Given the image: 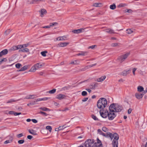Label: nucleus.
Listing matches in <instances>:
<instances>
[{
	"instance_id": "nucleus-15",
	"label": "nucleus",
	"mask_w": 147,
	"mask_h": 147,
	"mask_svg": "<svg viewBox=\"0 0 147 147\" xmlns=\"http://www.w3.org/2000/svg\"><path fill=\"white\" fill-rule=\"evenodd\" d=\"M104 31H105V32L109 33V34H114L115 33V32H114V31L110 28H108L104 30Z\"/></svg>"
},
{
	"instance_id": "nucleus-17",
	"label": "nucleus",
	"mask_w": 147,
	"mask_h": 147,
	"mask_svg": "<svg viewBox=\"0 0 147 147\" xmlns=\"http://www.w3.org/2000/svg\"><path fill=\"white\" fill-rule=\"evenodd\" d=\"M40 16L42 17L44 15L46 14L47 11L44 9H42L40 11Z\"/></svg>"
},
{
	"instance_id": "nucleus-61",
	"label": "nucleus",
	"mask_w": 147,
	"mask_h": 147,
	"mask_svg": "<svg viewBox=\"0 0 147 147\" xmlns=\"http://www.w3.org/2000/svg\"><path fill=\"white\" fill-rule=\"evenodd\" d=\"M132 111V109L131 108H129L128 111V113L129 114H130L131 113V112Z\"/></svg>"
},
{
	"instance_id": "nucleus-37",
	"label": "nucleus",
	"mask_w": 147,
	"mask_h": 147,
	"mask_svg": "<svg viewBox=\"0 0 147 147\" xmlns=\"http://www.w3.org/2000/svg\"><path fill=\"white\" fill-rule=\"evenodd\" d=\"M119 43H113L111 44V46L112 47H115L119 46Z\"/></svg>"
},
{
	"instance_id": "nucleus-43",
	"label": "nucleus",
	"mask_w": 147,
	"mask_h": 147,
	"mask_svg": "<svg viewBox=\"0 0 147 147\" xmlns=\"http://www.w3.org/2000/svg\"><path fill=\"white\" fill-rule=\"evenodd\" d=\"M125 12L131 13L132 12V10L130 9H127L124 10Z\"/></svg>"
},
{
	"instance_id": "nucleus-34",
	"label": "nucleus",
	"mask_w": 147,
	"mask_h": 147,
	"mask_svg": "<svg viewBox=\"0 0 147 147\" xmlns=\"http://www.w3.org/2000/svg\"><path fill=\"white\" fill-rule=\"evenodd\" d=\"M127 6V4L125 3H121L118 6V7H123Z\"/></svg>"
},
{
	"instance_id": "nucleus-3",
	"label": "nucleus",
	"mask_w": 147,
	"mask_h": 147,
	"mask_svg": "<svg viewBox=\"0 0 147 147\" xmlns=\"http://www.w3.org/2000/svg\"><path fill=\"white\" fill-rule=\"evenodd\" d=\"M107 101L104 98H101L98 100L97 102V107L99 109L103 111L105 108L107 106Z\"/></svg>"
},
{
	"instance_id": "nucleus-5",
	"label": "nucleus",
	"mask_w": 147,
	"mask_h": 147,
	"mask_svg": "<svg viewBox=\"0 0 147 147\" xmlns=\"http://www.w3.org/2000/svg\"><path fill=\"white\" fill-rule=\"evenodd\" d=\"M130 55V53L127 52L124 54L119 56L117 60L121 63H122Z\"/></svg>"
},
{
	"instance_id": "nucleus-8",
	"label": "nucleus",
	"mask_w": 147,
	"mask_h": 147,
	"mask_svg": "<svg viewBox=\"0 0 147 147\" xmlns=\"http://www.w3.org/2000/svg\"><path fill=\"white\" fill-rule=\"evenodd\" d=\"M87 28H81L77 30H74L72 31V32L75 34H78L82 32H84L85 29H86Z\"/></svg>"
},
{
	"instance_id": "nucleus-29",
	"label": "nucleus",
	"mask_w": 147,
	"mask_h": 147,
	"mask_svg": "<svg viewBox=\"0 0 147 147\" xmlns=\"http://www.w3.org/2000/svg\"><path fill=\"white\" fill-rule=\"evenodd\" d=\"M39 109L44 111H49L50 110L49 109L45 107H40Z\"/></svg>"
},
{
	"instance_id": "nucleus-64",
	"label": "nucleus",
	"mask_w": 147,
	"mask_h": 147,
	"mask_svg": "<svg viewBox=\"0 0 147 147\" xmlns=\"http://www.w3.org/2000/svg\"><path fill=\"white\" fill-rule=\"evenodd\" d=\"M27 138L30 140L32 138V136L31 135H28L27 137Z\"/></svg>"
},
{
	"instance_id": "nucleus-54",
	"label": "nucleus",
	"mask_w": 147,
	"mask_h": 147,
	"mask_svg": "<svg viewBox=\"0 0 147 147\" xmlns=\"http://www.w3.org/2000/svg\"><path fill=\"white\" fill-rule=\"evenodd\" d=\"M23 136L22 133H21L20 134H18L17 135V137L18 138H20Z\"/></svg>"
},
{
	"instance_id": "nucleus-28",
	"label": "nucleus",
	"mask_w": 147,
	"mask_h": 147,
	"mask_svg": "<svg viewBox=\"0 0 147 147\" xmlns=\"http://www.w3.org/2000/svg\"><path fill=\"white\" fill-rule=\"evenodd\" d=\"M29 132L32 134L34 135H36L37 134L36 131L33 129L30 130L29 129L28 130Z\"/></svg>"
},
{
	"instance_id": "nucleus-20",
	"label": "nucleus",
	"mask_w": 147,
	"mask_h": 147,
	"mask_svg": "<svg viewBox=\"0 0 147 147\" xmlns=\"http://www.w3.org/2000/svg\"><path fill=\"white\" fill-rule=\"evenodd\" d=\"M80 61L78 60H75L74 61H72L70 63V64H71L73 65H78L80 63Z\"/></svg>"
},
{
	"instance_id": "nucleus-50",
	"label": "nucleus",
	"mask_w": 147,
	"mask_h": 147,
	"mask_svg": "<svg viewBox=\"0 0 147 147\" xmlns=\"http://www.w3.org/2000/svg\"><path fill=\"white\" fill-rule=\"evenodd\" d=\"M92 119H94L95 120H98V118L95 115H92Z\"/></svg>"
},
{
	"instance_id": "nucleus-22",
	"label": "nucleus",
	"mask_w": 147,
	"mask_h": 147,
	"mask_svg": "<svg viewBox=\"0 0 147 147\" xmlns=\"http://www.w3.org/2000/svg\"><path fill=\"white\" fill-rule=\"evenodd\" d=\"M35 67L37 69H38L40 68L42 66V64L40 63H38L34 65Z\"/></svg>"
},
{
	"instance_id": "nucleus-12",
	"label": "nucleus",
	"mask_w": 147,
	"mask_h": 147,
	"mask_svg": "<svg viewBox=\"0 0 147 147\" xmlns=\"http://www.w3.org/2000/svg\"><path fill=\"white\" fill-rule=\"evenodd\" d=\"M98 85V84L97 83L94 82L92 83L90 85V88L92 89H95Z\"/></svg>"
},
{
	"instance_id": "nucleus-23",
	"label": "nucleus",
	"mask_w": 147,
	"mask_h": 147,
	"mask_svg": "<svg viewBox=\"0 0 147 147\" xmlns=\"http://www.w3.org/2000/svg\"><path fill=\"white\" fill-rule=\"evenodd\" d=\"M102 4L100 3H95L93 4V6L95 7H100L102 5Z\"/></svg>"
},
{
	"instance_id": "nucleus-58",
	"label": "nucleus",
	"mask_w": 147,
	"mask_h": 147,
	"mask_svg": "<svg viewBox=\"0 0 147 147\" xmlns=\"http://www.w3.org/2000/svg\"><path fill=\"white\" fill-rule=\"evenodd\" d=\"M15 112L13 111H11L9 112L8 113L10 115H14Z\"/></svg>"
},
{
	"instance_id": "nucleus-56",
	"label": "nucleus",
	"mask_w": 147,
	"mask_h": 147,
	"mask_svg": "<svg viewBox=\"0 0 147 147\" xmlns=\"http://www.w3.org/2000/svg\"><path fill=\"white\" fill-rule=\"evenodd\" d=\"M59 127V129L60 130H61L62 129H63L65 128V127L64 125H63L62 126H60Z\"/></svg>"
},
{
	"instance_id": "nucleus-14",
	"label": "nucleus",
	"mask_w": 147,
	"mask_h": 147,
	"mask_svg": "<svg viewBox=\"0 0 147 147\" xmlns=\"http://www.w3.org/2000/svg\"><path fill=\"white\" fill-rule=\"evenodd\" d=\"M144 95V94H141L140 93H136L135 95V97L136 98L138 99H140L142 98Z\"/></svg>"
},
{
	"instance_id": "nucleus-26",
	"label": "nucleus",
	"mask_w": 147,
	"mask_h": 147,
	"mask_svg": "<svg viewBox=\"0 0 147 147\" xmlns=\"http://www.w3.org/2000/svg\"><path fill=\"white\" fill-rule=\"evenodd\" d=\"M29 49L27 48L24 49L19 50V52H26L28 51Z\"/></svg>"
},
{
	"instance_id": "nucleus-7",
	"label": "nucleus",
	"mask_w": 147,
	"mask_h": 147,
	"mask_svg": "<svg viewBox=\"0 0 147 147\" xmlns=\"http://www.w3.org/2000/svg\"><path fill=\"white\" fill-rule=\"evenodd\" d=\"M102 111L101 110L100 111V113L101 116L103 118H106L108 115L109 114V111Z\"/></svg>"
},
{
	"instance_id": "nucleus-48",
	"label": "nucleus",
	"mask_w": 147,
	"mask_h": 147,
	"mask_svg": "<svg viewBox=\"0 0 147 147\" xmlns=\"http://www.w3.org/2000/svg\"><path fill=\"white\" fill-rule=\"evenodd\" d=\"M17 49H20L21 48H22V45H18L16 46Z\"/></svg>"
},
{
	"instance_id": "nucleus-13",
	"label": "nucleus",
	"mask_w": 147,
	"mask_h": 147,
	"mask_svg": "<svg viewBox=\"0 0 147 147\" xmlns=\"http://www.w3.org/2000/svg\"><path fill=\"white\" fill-rule=\"evenodd\" d=\"M8 51L7 49H5L0 52V57H1L3 55H5L7 53Z\"/></svg>"
},
{
	"instance_id": "nucleus-55",
	"label": "nucleus",
	"mask_w": 147,
	"mask_h": 147,
	"mask_svg": "<svg viewBox=\"0 0 147 147\" xmlns=\"http://www.w3.org/2000/svg\"><path fill=\"white\" fill-rule=\"evenodd\" d=\"M11 142V140H6L4 142V144H7L8 143Z\"/></svg>"
},
{
	"instance_id": "nucleus-4",
	"label": "nucleus",
	"mask_w": 147,
	"mask_h": 147,
	"mask_svg": "<svg viewBox=\"0 0 147 147\" xmlns=\"http://www.w3.org/2000/svg\"><path fill=\"white\" fill-rule=\"evenodd\" d=\"M109 109H111L114 111L115 112H121L123 109L122 106L117 103H112L109 107Z\"/></svg>"
},
{
	"instance_id": "nucleus-35",
	"label": "nucleus",
	"mask_w": 147,
	"mask_h": 147,
	"mask_svg": "<svg viewBox=\"0 0 147 147\" xmlns=\"http://www.w3.org/2000/svg\"><path fill=\"white\" fill-rule=\"evenodd\" d=\"M56 91L55 89H53V90H50L48 92V93L50 94H53Z\"/></svg>"
},
{
	"instance_id": "nucleus-2",
	"label": "nucleus",
	"mask_w": 147,
	"mask_h": 147,
	"mask_svg": "<svg viewBox=\"0 0 147 147\" xmlns=\"http://www.w3.org/2000/svg\"><path fill=\"white\" fill-rule=\"evenodd\" d=\"M97 143H94V140L88 139L85 142V147H103L101 141L97 138Z\"/></svg>"
},
{
	"instance_id": "nucleus-57",
	"label": "nucleus",
	"mask_w": 147,
	"mask_h": 147,
	"mask_svg": "<svg viewBox=\"0 0 147 147\" xmlns=\"http://www.w3.org/2000/svg\"><path fill=\"white\" fill-rule=\"evenodd\" d=\"M38 74L40 76H45L44 75V73L43 71H41L38 73Z\"/></svg>"
},
{
	"instance_id": "nucleus-6",
	"label": "nucleus",
	"mask_w": 147,
	"mask_h": 147,
	"mask_svg": "<svg viewBox=\"0 0 147 147\" xmlns=\"http://www.w3.org/2000/svg\"><path fill=\"white\" fill-rule=\"evenodd\" d=\"M109 112L108 115V119L110 120H113L116 116V114L115 113L114 111L111 109H109Z\"/></svg>"
},
{
	"instance_id": "nucleus-44",
	"label": "nucleus",
	"mask_w": 147,
	"mask_h": 147,
	"mask_svg": "<svg viewBox=\"0 0 147 147\" xmlns=\"http://www.w3.org/2000/svg\"><path fill=\"white\" fill-rule=\"evenodd\" d=\"M47 129L50 132H51L52 130L51 127L49 126H47L46 127Z\"/></svg>"
},
{
	"instance_id": "nucleus-27",
	"label": "nucleus",
	"mask_w": 147,
	"mask_h": 147,
	"mask_svg": "<svg viewBox=\"0 0 147 147\" xmlns=\"http://www.w3.org/2000/svg\"><path fill=\"white\" fill-rule=\"evenodd\" d=\"M64 38H65V37H64V36H61L59 37H57L56 38V39L57 40H65V39Z\"/></svg>"
},
{
	"instance_id": "nucleus-38",
	"label": "nucleus",
	"mask_w": 147,
	"mask_h": 147,
	"mask_svg": "<svg viewBox=\"0 0 147 147\" xmlns=\"http://www.w3.org/2000/svg\"><path fill=\"white\" fill-rule=\"evenodd\" d=\"M17 50L16 46H14L11 48L9 50V51H15Z\"/></svg>"
},
{
	"instance_id": "nucleus-19",
	"label": "nucleus",
	"mask_w": 147,
	"mask_h": 147,
	"mask_svg": "<svg viewBox=\"0 0 147 147\" xmlns=\"http://www.w3.org/2000/svg\"><path fill=\"white\" fill-rule=\"evenodd\" d=\"M88 53V52L86 51H81L80 53H79L76 55L78 56L82 55V56H85L87 55Z\"/></svg>"
},
{
	"instance_id": "nucleus-39",
	"label": "nucleus",
	"mask_w": 147,
	"mask_h": 147,
	"mask_svg": "<svg viewBox=\"0 0 147 147\" xmlns=\"http://www.w3.org/2000/svg\"><path fill=\"white\" fill-rule=\"evenodd\" d=\"M58 23L57 22H53V23H51L50 24L49 26L50 27H51L52 26H56L58 25Z\"/></svg>"
},
{
	"instance_id": "nucleus-45",
	"label": "nucleus",
	"mask_w": 147,
	"mask_h": 147,
	"mask_svg": "<svg viewBox=\"0 0 147 147\" xmlns=\"http://www.w3.org/2000/svg\"><path fill=\"white\" fill-rule=\"evenodd\" d=\"M39 113L45 116H47L48 115L46 113L41 111H40L39 112Z\"/></svg>"
},
{
	"instance_id": "nucleus-18",
	"label": "nucleus",
	"mask_w": 147,
	"mask_h": 147,
	"mask_svg": "<svg viewBox=\"0 0 147 147\" xmlns=\"http://www.w3.org/2000/svg\"><path fill=\"white\" fill-rule=\"evenodd\" d=\"M36 96L34 95H29L28 96H27L26 98H25L28 99H34L35 98H36Z\"/></svg>"
},
{
	"instance_id": "nucleus-24",
	"label": "nucleus",
	"mask_w": 147,
	"mask_h": 147,
	"mask_svg": "<svg viewBox=\"0 0 147 147\" xmlns=\"http://www.w3.org/2000/svg\"><path fill=\"white\" fill-rule=\"evenodd\" d=\"M116 7L115 4L114 3L111 5L109 6L110 8L112 10H114L116 8Z\"/></svg>"
},
{
	"instance_id": "nucleus-21",
	"label": "nucleus",
	"mask_w": 147,
	"mask_h": 147,
	"mask_svg": "<svg viewBox=\"0 0 147 147\" xmlns=\"http://www.w3.org/2000/svg\"><path fill=\"white\" fill-rule=\"evenodd\" d=\"M36 68L35 67V65H33L29 70V71L34 72L36 70H37Z\"/></svg>"
},
{
	"instance_id": "nucleus-41",
	"label": "nucleus",
	"mask_w": 147,
	"mask_h": 147,
	"mask_svg": "<svg viewBox=\"0 0 147 147\" xmlns=\"http://www.w3.org/2000/svg\"><path fill=\"white\" fill-rule=\"evenodd\" d=\"M11 30L10 29H9L6 30L4 32V34L5 35H7L8 34L11 32Z\"/></svg>"
},
{
	"instance_id": "nucleus-62",
	"label": "nucleus",
	"mask_w": 147,
	"mask_h": 147,
	"mask_svg": "<svg viewBox=\"0 0 147 147\" xmlns=\"http://www.w3.org/2000/svg\"><path fill=\"white\" fill-rule=\"evenodd\" d=\"M88 99V98H85L82 100V101L84 102L86 101Z\"/></svg>"
},
{
	"instance_id": "nucleus-52",
	"label": "nucleus",
	"mask_w": 147,
	"mask_h": 147,
	"mask_svg": "<svg viewBox=\"0 0 147 147\" xmlns=\"http://www.w3.org/2000/svg\"><path fill=\"white\" fill-rule=\"evenodd\" d=\"M137 69V68H134L133 69H132V72L133 73V75L135 76V71Z\"/></svg>"
},
{
	"instance_id": "nucleus-9",
	"label": "nucleus",
	"mask_w": 147,
	"mask_h": 147,
	"mask_svg": "<svg viewBox=\"0 0 147 147\" xmlns=\"http://www.w3.org/2000/svg\"><path fill=\"white\" fill-rule=\"evenodd\" d=\"M130 71L131 69L123 70L120 73V75L123 76H126L130 73Z\"/></svg>"
},
{
	"instance_id": "nucleus-33",
	"label": "nucleus",
	"mask_w": 147,
	"mask_h": 147,
	"mask_svg": "<svg viewBox=\"0 0 147 147\" xmlns=\"http://www.w3.org/2000/svg\"><path fill=\"white\" fill-rule=\"evenodd\" d=\"M70 88V86H68L63 87L62 88V90H68Z\"/></svg>"
},
{
	"instance_id": "nucleus-30",
	"label": "nucleus",
	"mask_w": 147,
	"mask_h": 147,
	"mask_svg": "<svg viewBox=\"0 0 147 147\" xmlns=\"http://www.w3.org/2000/svg\"><path fill=\"white\" fill-rule=\"evenodd\" d=\"M50 98L45 97L43 98H38L37 100L39 101L42 100H46Z\"/></svg>"
},
{
	"instance_id": "nucleus-32",
	"label": "nucleus",
	"mask_w": 147,
	"mask_h": 147,
	"mask_svg": "<svg viewBox=\"0 0 147 147\" xmlns=\"http://www.w3.org/2000/svg\"><path fill=\"white\" fill-rule=\"evenodd\" d=\"M47 53V51H44L41 52L40 53L41 54L43 57H46V53Z\"/></svg>"
},
{
	"instance_id": "nucleus-60",
	"label": "nucleus",
	"mask_w": 147,
	"mask_h": 147,
	"mask_svg": "<svg viewBox=\"0 0 147 147\" xmlns=\"http://www.w3.org/2000/svg\"><path fill=\"white\" fill-rule=\"evenodd\" d=\"M36 1H35V0H32L30 3V4H34L36 3Z\"/></svg>"
},
{
	"instance_id": "nucleus-11",
	"label": "nucleus",
	"mask_w": 147,
	"mask_h": 147,
	"mask_svg": "<svg viewBox=\"0 0 147 147\" xmlns=\"http://www.w3.org/2000/svg\"><path fill=\"white\" fill-rule=\"evenodd\" d=\"M69 44V42H63L59 43L57 45L58 47H64L67 46Z\"/></svg>"
},
{
	"instance_id": "nucleus-47",
	"label": "nucleus",
	"mask_w": 147,
	"mask_h": 147,
	"mask_svg": "<svg viewBox=\"0 0 147 147\" xmlns=\"http://www.w3.org/2000/svg\"><path fill=\"white\" fill-rule=\"evenodd\" d=\"M82 95L83 96H86L87 95V92L85 91H83L82 93Z\"/></svg>"
},
{
	"instance_id": "nucleus-1",
	"label": "nucleus",
	"mask_w": 147,
	"mask_h": 147,
	"mask_svg": "<svg viewBox=\"0 0 147 147\" xmlns=\"http://www.w3.org/2000/svg\"><path fill=\"white\" fill-rule=\"evenodd\" d=\"M101 135L105 136V137H107L109 136L111 138V140H112L114 138L112 142V145L113 147H118V140L119 138V136L117 134L115 133L113 134H112V133L109 132H107V134H105L102 132Z\"/></svg>"
},
{
	"instance_id": "nucleus-10",
	"label": "nucleus",
	"mask_w": 147,
	"mask_h": 147,
	"mask_svg": "<svg viewBox=\"0 0 147 147\" xmlns=\"http://www.w3.org/2000/svg\"><path fill=\"white\" fill-rule=\"evenodd\" d=\"M66 96L64 94H58L56 97V98L59 100H62L65 99Z\"/></svg>"
},
{
	"instance_id": "nucleus-16",
	"label": "nucleus",
	"mask_w": 147,
	"mask_h": 147,
	"mask_svg": "<svg viewBox=\"0 0 147 147\" xmlns=\"http://www.w3.org/2000/svg\"><path fill=\"white\" fill-rule=\"evenodd\" d=\"M105 76H101L100 78H98L96 81L98 82H101L103 81L106 78Z\"/></svg>"
},
{
	"instance_id": "nucleus-51",
	"label": "nucleus",
	"mask_w": 147,
	"mask_h": 147,
	"mask_svg": "<svg viewBox=\"0 0 147 147\" xmlns=\"http://www.w3.org/2000/svg\"><path fill=\"white\" fill-rule=\"evenodd\" d=\"M97 45H93L91 46H90L89 47L88 49H93L95 47H96Z\"/></svg>"
},
{
	"instance_id": "nucleus-49",
	"label": "nucleus",
	"mask_w": 147,
	"mask_h": 147,
	"mask_svg": "<svg viewBox=\"0 0 147 147\" xmlns=\"http://www.w3.org/2000/svg\"><path fill=\"white\" fill-rule=\"evenodd\" d=\"M24 142V140H18V142L19 144H21L23 143Z\"/></svg>"
},
{
	"instance_id": "nucleus-53",
	"label": "nucleus",
	"mask_w": 147,
	"mask_h": 147,
	"mask_svg": "<svg viewBox=\"0 0 147 147\" xmlns=\"http://www.w3.org/2000/svg\"><path fill=\"white\" fill-rule=\"evenodd\" d=\"M28 45L29 44L28 43L22 45V48H26L28 46Z\"/></svg>"
},
{
	"instance_id": "nucleus-59",
	"label": "nucleus",
	"mask_w": 147,
	"mask_h": 147,
	"mask_svg": "<svg viewBox=\"0 0 147 147\" xmlns=\"http://www.w3.org/2000/svg\"><path fill=\"white\" fill-rule=\"evenodd\" d=\"M21 114L22 113H17V112H15L14 115L15 116H17V115H21Z\"/></svg>"
},
{
	"instance_id": "nucleus-36",
	"label": "nucleus",
	"mask_w": 147,
	"mask_h": 147,
	"mask_svg": "<svg viewBox=\"0 0 147 147\" xmlns=\"http://www.w3.org/2000/svg\"><path fill=\"white\" fill-rule=\"evenodd\" d=\"M7 59L6 58H3V59H0V65L3 62H6Z\"/></svg>"
},
{
	"instance_id": "nucleus-31",
	"label": "nucleus",
	"mask_w": 147,
	"mask_h": 147,
	"mask_svg": "<svg viewBox=\"0 0 147 147\" xmlns=\"http://www.w3.org/2000/svg\"><path fill=\"white\" fill-rule=\"evenodd\" d=\"M137 89L138 91L139 92H141L144 90V88L142 86H138Z\"/></svg>"
},
{
	"instance_id": "nucleus-25",
	"label": "nucleus",
	"mask_w": 147,
	"mask_h": 147,
	"mask_svg": "<svg viewBox=\"0 0 147 147\" xmlns=\"http://www.w3.org/2000/svg\"><path fill=\"white\" fill-rule=\"evenodd\" d=\"M28 68V66L26 65L22 67L20 69L18 70V71H24L26 70Z\"/></svg>"
},
{
	"instance_id": "nucleus-40",
	"label": "nucleus",
	"mask_w": 147,
	"mask_h": 147,
	"mask_svg": "<svg viewBox=\"0 0 147 147\" xmlns=\"http://www.w3.org/2000/svg\"><path fill=\"white\" fill-rule=\"evenodd\" d=\"M133 31L130 29H128L126 30V33L128 34H131L133 32Z\"/></svg>"
},
{
	"instance_id": "nucleus-42",
	"label": "nucleus",
	"mask_w": 147,
	"mask_h": 147,
	"mask_svg": "<svg viewBox=\"0 0 147 147\" xmlns=\"http://www.w3.org/2000/svg\"><path fill=\"white\" fill-rule=\"evenodd\" d=\"M16 67L18 69L19 68L20 66H22V65L20 63H18L16 64Z\"/></svg>"
},
{
	"instance_id": "nucleus-46",
	"label": "nucleus",
	"mask_w": 147,
	"mask_h": 147,
	"mask_svg": "<svg viewBox=\"0 0 147 147\" xmlns=\"http://www.w3.org/2000/svg\"><path fill=\"white\" fill-rule=\"evenodd\" d=\"M102 130L104 132H107L108 131V129L105 127H103L102 128Z\"/></svg>"
},
{
	"instance_id": "nucleus-63",
	"label": "nucleus",
	"mask_w": 147,
	"mask_h": 147,
	"mask_svg": "<svg viewBox=\"0 0 147 147\" xmlns=\"http://www.w3.org/2000/svg\"><path fill=\"white\" fill-rule=\"evenodd\" d=\"M32 121L34 123H36L37 122V120L35 119H32Z\"/></svg>"
}]
</instances>
